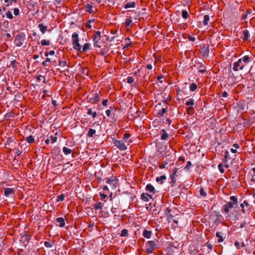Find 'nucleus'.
<instances>
[{
    "mask_svg": "<svg viewBox=\"0 0 255 255\" xmlns=\"http://www.w3.org/2000/svg\"><path fill=\"white\" fill-rule=\"evenodd\" d=\"M72 37V44L74 49L79 52H85L90 49V44L89 43H86L82 48L81 46L79 43L78 34L77 33H73Z\"/></svg>",
    "mask_w": 255,
    "mask_h": 255,
    "instance_id": "obj_1",
    "label": "nucleus"
},
{
    "mask_svg": "<svg viewBox=\"0 0 255 255\" xmlns=\"http://www.w3.org/2000/svg\"><path fill=\"white\" fill-rule=\"evenodd\" d=\"M158 241L157 240L148 241L145 244V249L146 253L151 254L153 251L157 247Z\"/></svg>",
    "mask_w": 255,
    "mask_h": 255,
    "instance_id": "obj_2",
    "label": "nucleus"
},
{
    "mask_svg": "<svg viewBox=\"0 0 255 255\" xmlns=\"http://www.w3.org/2000/svg\"><path fill=\"white\" fill-rule=\"evenodd\" d=\"M230 200L232 202H228L224 206V211L226 213H228L230 210L233 209L234 206L237 205L238 203V199L234 196L230 197Z\"/></svg>",
    "mask_w": 255,
    "mask_h": 255,
    "instance_id": "obj_3",
    "label": "nucleus"
},
{
    "mask_svg": "<svg viewBox=\"0 0 255 255\" xmlns=\"http://www.w3.org/2000/svg\"><path fill=\"white\" fill-rule=\"evenodd\" d=\"M87 99L89 102L93 104L97 103L100 100L99 94L97 91H93L89 94Z\"/></svg>",
    "mask_w": 255,
    "mask_h": 255,
    "instance_id": "obj_4",
    "label": "nucleus"
},
{
    "mask_svg": "<svg viewBox=\"0 0 255 255\" xmlns=\"http://www.w3.org/2000/svg\"><path fill=\"white\" fill-rule=\"evenodd\" d=\"M114 145L121 151L126 150L127 149V146L126 144V142H124L123 140H119L118 139H114Z\"/></svg>",
    "mask_w": 255,
    "mask_h": 255,
    "instance_id": "obj_5",
    "label": "nucleus"
},
{
    "mask_svg": "<svg viewBox=\"0 0 255 255\" xmlns=\"http://www.w3.org/2000/svg\"><path fill=\"white\" fill-rule=\"evenodd\" d=\"M244 66L245 65L242 62V59H240L234 63L233 69L234 71H237L239 70H243Z\"/></svg>",
    "mask_w": 255,
    "mask_h": 255,
    "instance_id": "obj_6",
    "label": "nucleus"
},
{
    "mask_svg": "<svg viewBox=\"0 0 255 255\" xmlns=\"http://www.w3.org/2000/svg\"><path fill=\"white\" fill-rule=\"evenodd\" d=\"M106 183L109 184L111 188L115 189L117 187V181L116 177H112L111 178L108 177L106 179Z\"/></svg>",
    "mask_w": 255,
    "mask_h": 255,
    "instance_id": "obj_7",
    "label": "nucleus"
},
{
    "mask_svg": "<svg viewBox=\"0 0 255 255\" xmlns=\"http://www.w3.org/2000/svg\"><path fill=\"white\" fill-rule=\"evenodd\" d=\"M84 9L90 13H95L97 10L95 7L89 3H87V4L84 6Z\"/></svg>",
    "mask_w": 255,
    "mask_h": 255,
    "instance_id": "obj_8",
    "label": "nucleus"
},
{
    "mask_svg": "<svg viewBox=\"0 0 255 255\" xmlns=\"http://www.w3.org/2000/svg\"><path fill=\"white\" fill-rule=\"evenodd\" d=\"M56 140H57V137H56V135H55L54 136L51 135L49 137H47L45 140V143L46 144H48L50 143H53L55 142H56Z\"/></svg>",
    "mask_w": 255,
    "mask_h": 255,
    "instance_id": "obj_9",
    "label": "nucleus"
},
{
    "mask_svg": "<svg viewBox=\"0 0 255 255\" xmlns=\"http://www.w3.org/2000/svg\"><path fill=\"white\" fill-rule=\"evenodd\" d=\"M3 191L4 195L5 196L8 197V196L13 194L14 193L15 190L13 188L7 187L4 188Z\"/></svg>",
    "mask_w": 255,
    "mask_h": 255,
    "instance_id": "obj_10",
    "label": "nucleus"
},
{
    "mask_svg": "<svg viewBox=\"0 0 255 255\" xmlns=\"http://www.w3.org/2000/svg\"><path fill=\"white\" fill-rule=\"evenodd\" d=\"M145 190L153 194H155L156 193V190L155 189V188L150 184H148L146 186Z\"/></svg>",
    "mask_w": 255,
    "mask_h": 255,
    "instance_id": "obj_11",
    "label": "nucleus"
},
{
    "mask_svg": "<svg viewBox=\"0 0 255 255\" xmlns=\"http://www.w3.org/2000/svg\"><path fill=\"white\" fill-rule=\"evenodd\" d=\"M131 135L129 133L126 132L124 134L123 139L125 140V142L128 143V144L132 142V140L130 138Z\"/></svg>",
    "mask_w": 255,
    "mask_h": 255,
    "instance_id": "obj_12",
    "label": "nucleus"
},
{
    "mask_svg": "<svg viewBox=\"0 0 255 255\" xmlns=\"http://www.w3.org/2000/svg\"><path fill=\"white\" fill-rule=\"evenodd\" d=\"M152 196L150 195L147 193H143L141 195V199L145 202H147L149 201V199H152Z\"/></svg>",
    "mask_w": 255,
    "mask_h": 255,
    "instance_id": "obj_13",
    "label": "nucleus"
},
{
    "mask_svg": "<svg viewBox=\"0 0 255 255\" xmlns=\"http://www.w3.org/2000/svg\"><path fill=\"white\" fill-rule=\"evenodd\" d=\"M21 36L17 35L14 40L16 46L20 47L22 45V42L21 41Z\"/></svg>",
    "mask_w": 255,
    "mask_h": 255,
    "instance_id": "obj_14",
    "label": "nucleus"
},
{
    "mask_svg": "<svg viewBox=\"0 0 255 255\" xmlns=\"http://www.w3.org/2000/svg\"><path fill=\"white\" fill-rule=\"evenodd\" d=\"M38 27L39 28L40 31L43 34L45 33L48 28V27L46 25H44L43 23H40L38 25Z\"/></svg>",
    "mask_w": 255,
    "mask_h": 255,
    "instance_id": "obj_15",
    "label": "nucleus"
},
{
    "mask_svg": "<svg viewBox=\"0 0 255 255\" xmlns=\"http://www.w3.org/2000/svg\"><path fill=\"white\" fill-rule=\"evenodd\" d=\"M101 39V32L97 31L93 36V41H100Z\"/></svg>",
    "mask_w": 255,
    "mask_h": 255,
    "instance_id": "obj_16",
    "label": "nucleus"
},
{
    "mask_svg": "<svg viewBox=\"0 0 255 255\" xmlns=\"http://www.w3.org/2000/svg\"><path fill=\"white\" fill-rule=\"evenodd\" d=\"M161 140H165L168 137V134L166 132L165 129H162L161 130Z\"/></svg>",
    "mask_w": 255,
    "mask_h": 255,
    "instance_id": "obj_17",
    "label": "nucleus"
},
{
    "mask_svg": "<svg viewBox=\"0 0 255 255\" xmlns=\"http://www.w3.org/2000/svg\"><path fill=\"white\" fill-rule=\"evenodd\" d=\"M243 39L244 40H247L250 36L249 31L248 30H244L243 31Z\"/></svg>",
    "mask_w": 255,
    "mask_h": 255,
    "instance_id": "obj_18",
    "label": "nucleus"
},
{
    "mask_svg": "<svg viewBox=\"0 0 255 255\" xmlns=\"http://www.w3.org/2000/svg\"><path fill=\"white\" fill-rule=\"evenodd\" d=\"M152 234L151 231L144 230L143 232V236L144 238L149 239L151 237Z\"/></svg>",
    "mask_w": 255,
    "mask_h": 255,
    "instance_id": "obj_19",
    "label": "nucleus"
},
{
    "mask_svg": "<svg viewBox=\"0 0 255 255\" xmlns=\"http://www.w3.org/2000/svg\"><path fill=\"white\" fill-rule=\"evenodd\" d=\"M223 233L222 232H217L216 236L218 238V241L219 243H221L224 241V239L222 237Z\"/></svg>",
    "mask_w": 255,
    "mask_h": 255,
    "instance_id": "obj_20",
    "label": "nucleus"
},
{
    "mask_svg": "<svg viewBox=\"0 0 255 255\" xmlns=\"http://www.w3.org/2000/svg\"><path fill=\"white\" fill-rule=\"evenodd\" d=\"M135 5V2L133 1L132 2H128L125 5L124 8L125 9H128V8L134 7Z\"/></svg>",
    "mask_w": 255,
    "mask_h": 255,
    "instance_id": "obj_21",
    "label": "nucleus"
},
{
    "mask_svg": "<svg viewBox=\"0 0 255 255\" xmlns=\"http://www.w3.org/2000/svg\"><path fill=\"white\" fill-rule=\"evenodd\" d=\"M166 179V176L165 175H163L160 176V177H157L156 178V181L159 182L161 181L160 184L163 183V181L165 180Z\"/></svg>",
    "mask_w": 255,
    "mask_h": 255,
    "instance_id": "obj_22",
    "label": "nucleus"
},
{
    "mask_svg": "<svg viewBox=\"0 0 255 255\" xmlns=\"http://www.w3.org/2000/svg\"><path fill=\"white\" fill-rule=\"evenodd\" d=\"M72 152V150L71 149L65 147V155H68V154L72 153L71 157L72 158H74V153Z\"/></svg>",
    "mask_w": 255,
    "mask_h": 255,
    "instance_id": "obj_23",
    "label": "nucleus"
},
{
    "mask_svg": "<svg viewBox=\"0 0 255 255\" xmlns=\"http://www.w3.org/2000/svg\"><path fill=\"white\" fill-rule=\"evenodd\" d=\"M103 207V203L102 202H98L95 204L94 209L96 210H100L102 209Z\"/></svg>",
    "mask_w": 255,
    "mask_h": 255,
    "instance_id": "obj_24",
    "label": "nucleus"
},
{
    "mask_svg": "<svg viewBox=\"0 0 255 255\" xmlns=\"http://www.w3.org/2000/svg\"><path fill=\"white\" fill-rule=\"evenodd\" d=\"M96 130L93 128H90L88 132V136L92 137L96 133Z\"/></svg>",
    "mask_w": 255,
    "mask_h": 255,
    "instance_id": "obj_25",
    "label": "nucleus"
},
{
    "mask_svg": "<svg viewBox=\"0 0 255 255\" xmlns=\"http://www.w3.org/2000/svg\"><path fill=\"white\" fill-rule=\"evenodd\" d=\"M178 170V168L175 167L172 171V173L170 175V178H175L176 175V173Z\"/></svg>",
    "mask_w": 255,
    "mask_h": 255,
    "instance_id": "obj_26",
    "label": "nucleus"
},
{
    "mask_svg": "<svg viewBox=\"0 0 255 255\" xmlns=\"http://www.w3.org/2000/svg\"><path fill=\"white\" fill-rule=\"evenodd\" d=\"M201 52L202 53V55L204 56L208 55L209 53V49L208 48L203 47L201 49Z\"/></svg>",
    "mask_w": 255,
    "mask_h": 255,
    "instance_id": "obj_27",
    "label": "nucleus"
},
{
    "mask_svg": "<svg viewBox=\"0 0 255 255\" xmlns=\"http://www.w3.org/2000/svg\"><path fill=\"white\" fill-rule=\"evenodd\" d=\"M56 222L58 223H59V226L61 227H64V218H58L56 219Z\"/></svg>",
    "mask_w": 255,
    "mask_h": 255,
    "instance_id": "obj_28",
    "label": "nucleus"
},
{
    "mask_svg": "<svg viewBox=\"0 0 255 255\" xmlns=\"http://www.w3.org/2000/svg\"><path fill=\"white\" fill-rule=\"evenodd\" d=\"M197 88V85L194 83H192L190 85V87H189V89H190V91H191V92H194L195 91Z\"/></svg>",
    "mask_w": 255,
    "mask_h": 255,
    "instance_id": "obj_29",
    "label": "nucleus"
},
{
    "mask_svg": "<svg viewBox=\"0 0 255 255\" xmlns=\"http://www.w3.org/2000/svg\"><path fill=\"white\" fill-rule=\"evenodd\" d=\"M189 15L188 12L186 10H182V16L184 19H187L189 17Z\"/></svg>",
    "mask_w": 255,
    "mask_h": 255,
    "instance_id": "obj_30",
    "label": "nucleus"
},
{
    "mask_svg": "<svg viewBox=\"0 0 255 255\" xmlns=\"http://www.w3.org/2000/svg\"><path fill=\"white\" fill-rule=\"evenodd\" d=\"M210 19L209 16L208 15H205L204 16L203 23L204 25H207L208 24V21Z\"/></svg>",
    "mask_w": 255,
    "mask_h": 255,
    "instance_id": "obj_31",
    "label": "nucleus"
},
{
    "mask_svg": "<svg viewBox=\"0 0 255 255\" xmlns=\"http://www.w3.org/2000/svg\"><path fill=\"white\" fill-rule=\"evenodd\" d=\"M26 140L28 143H31L34 142V138L32 135H29L28 136L26 137Z\"/></svg>",
    "mask_w": 255,
    "mask_h": 255,
    "instance_id": "obj_32",
    "label": "nucleus"
},
{
    "mask_svg": "<svg viewBox=\"0 0 255 255\" xmlns=\"http://www.w3.org/2000/svg\"><path fill=\"white\" fill-rule=\"evenodd\" d=\"M37 81L38 82H42V83H44L46 82V79L45 78L41 75H38L37 77Z\"/></svg>",
    "mask_w": 255,
    "mask_h": 255,
    "instance_id": "obj_33",
    "label": "nucleus"
},
{
    "mask_svg": "<svg viewBox=\"0 0 255 255\" xmlns=\"http://www.w3.org/2000/svg\"><path fill=\"white\" fill-rule=\"evenodd\" d=\"M128 230L124 229L121 231V233L120 234V236L121 237H127V236H128Z\"/></svg>",
    "mask_w": 255,
    "mask_h": 255,
    "instance_id": "obj_34",
    "label": "nucleus"
},
{
    "mask_svg": "<svg viewBox=\"0 0 255 255\" xmlns=\"http://www.w3.org/2000/svg\"><path fill=\"white\" fill-rule=\"evenodd\" d=\"M241 59L242 62L245 63H248L250 62V57L248 55L245 56L244 57H243V58Z\"/></svg>",
    "mask_w": 255,
    "mask_h": 255,
    "instance_id": "obj_35",
    "label": "nucleus"
},
{
    "mask_svg": "<svg viewBox=\"0 0 255 255\" xmlns=\"http://www.w3.org/2000/svg\"><path fill=\"white\" fill-rule=\"evenodd\" d=\"M185 104L187 106H193L194 104V101L193 99H189L186 102Z\"/></svg>",
    "mask_w": 255,
    "mask_h": 255,
    "instance_id": "obj_36",
    "label": "nucleus"
},
{
    "mask_svg": "<svg viewBox=\"0 0 255 255\" xmlns=\"http://www.w3.org/2000/svg\"><path fill=\"white\" fill-rule=\"evenodd\" d=\"M94 21H95V19H92L88 20L86 23V27H87L89 29L91 28H92V26L91 25V22H93Z\"/></svg>",
    "mask_w": 255,
    "mask_h": 255,
    "instance_id": "obj_37",
    "label": "nucleus"
},
{
    "mask_svg": "<svg viewBox=\"0 0 255 255\" xmlns=\"http://www.w3.org/2000/svg\"><path fill=\"white\" fill-rule=\"evenodd\" d=\"M166 112V110L165 108H162L159 112L158 113V116L161 117L164 115V114Z\"/></svg>",
    "mask_w": 255,
    "mask_h": 255,
    "instance_id": "obj_38",
    "label": "nucleus"
},
{
    "mask_svg": "<svg viewBox=\"0 0 255 255\" xmlns=\"http://www.w3.org/2000/svg\"><path fill=\"white\" fill-rule=\"evenodd\" d=\"M41 44L42 46H47L50 44V42L48 40L43 39L41 41Z\"/></svg>",
    "mask_w": 255,
    "mask_h": 255,
    "instance_id": "obj_39",
    "label": "nucleus"
},
{
    "mask_svg": "<svg viewBox=\"0 0 255 255\" xmlns=\"http://www.w3.org/2000/svg\"><path fill=\"white\" fill-rule=\"evenodd\" d=\"M132 22V20L130 18H127L125 21V24L127 26H129Z\"/></svg>",
    "mask_w": 255,
    "mask_h": 255,
    "instance_id": "obj_40",
    "label": "nucleus"
},
{
    "mask_svg": "<svg viewBox=\"0 0 255 255\" xmlns=\"http://www.w3.org/2000/svg\"><path fill=\"white\" fill-rule=\"evenodd\" d=\"M6 17L8 19H12L13 18L12 14L10 11H7L5 13Z\"/></svg>",
    "mask_w": 255,
    "mask_h": 255,
    "instance_id": "obj_41",
    "label": "nucleus"
},
{
    "mask_svg": "<svg viewBox=\"0 0 255 255\" xmlns=\"http://www.w3.org/2000/svg\"><path fill=\"white\" fill-rule=\"evenodd\" d=\"M200 194L202 197L206 196V192L204 191L203 188L201 187L200 190Z\"/></svg>",
    "mask_w": 255,
    "mask_h": 255,
    "instance_id": "obj_42",
    "label": "nucleus"
},
{
    "mask_svg": "<svg viewBox=\"0 0 255 255\" xmlns=\"http://www.w3.org/2000/svg\"><path fill=\"white\" fill-rule=\"evenodd\" d=\"M223 165H222V163H220L218 166V169L220 171V172L222 173H223L225 171V170L223 168Z\"/></svg>",
    "mask_w": 255,
    "mask_h": 255,
    "instance_id": "obj_43",
    "label": "nucleus"
},
{
    "mask_svg": "<svg viewBox=\"0 0 255 255\" xmlns=\"http://www.w3.org/2000/svg\"><path fill=\"white\" fill-rule=\"evenodd\" d=\"M191 165H192V163H191V161H187L186 166L184 168L185 170H188L190 169V168L191 167Z\"/></svg>",
    "mask_w": 255,
    "mask_h": 255,
    "instance_id": "obj_44",
    "label": "nucleus"
},
{
    "mask_svg": "<svg viewBox=\"0 0 255 255\" xmlns=\"http://www.w3.org/2000/svg\"><path fill=\"white\" fill-rule=\"evenodd\" d=\"M127 82L128 84H132V83L134 82V79L132 77H128L127 78Z\"/></svg>",
    "mask_w": 255,
    "mask_h": 255,
    "instance_id": "obj_45",
    "label": "nucleus"
},
{
    "mask_svg": "<svg viewBox=\"0 0 255 255\" xmlns=\"http://www.w3.org/2000/svg\"><path fill=\"white\" fill-rule=\"evenodd\" d=\"M63 200H64V194H62L57 197V201H62Z\"/></svg>",
    "mask_w": 255,
    "mask_h": 255,
    "instance_id": "obj_46",
    "label": "nucleus"
},
{
    "mask_svg": "<svg viewBox=\"0 0 255 255\" xmlns=\"http://www.w3.org/2000/svg\"><path fill=\"white\" fill-rule=\"evenodd\" d=\"M252 171H253V174L252 175V181L255 182V167H254L252 169Z\"/></svg>",
    "mask_w": 255,
    "mask_h": 255,
    "instance_id": "obj_47",
    "label": "nucleus"
},
{
    "mask_svg": "<svg viewBox=\"0 0 255 255\" xmlns=\"http://www.w3.org/2000/svg\"><path fill=\"white\" fill-rule=\"evenodd\" d=\"M19 10L18 8H14L13 9V14L15 15H18L19 14Z\"/></svg>",
    "mask_w": 255,
    "mask_h": 255,
    "instance_id": "obj_48",
    "label": "nucleus"
},
{
    "mask_svg": "<svg viewBox=\"0 0 255 255\" xmlns=\"http://www.w3.org/2000/svg\"><path fill=\"white\" fill-rule=\"evenodd\" d=\"M203 65H200L199 68H200V70H198L199 72L203 73L205 71V69L203 68Z\"/></svg>",
    "mask_w": 255,
    "mask_h": 255,
    "instance_id": "obj_49",
    "label": "nucleus"
},
{
    "mask_svg": "<svg viewBox=\"0 0 255 255\" xmlns=\"http://www.w3.org/2000/svg\"><path fill=\"white\" fill-rule=\"evenodd\" d=\"M176 183V180L175 178H171V181L170 182V184H171V186H173Z\"/></svg>",
    "mask_w": 255,
    "mask_h": 255,
    "instance_id": "obj_50",
    "label": "nucleus"
},
{
    "mask_svg": "<svg viewBox=\"0 0 255 255\" xmlns=\"http://www.w3.org/2000/svg\"><path fill=\"white\" fill-rule=\"evenodd\" d=\"M100 196H101V197L102 198V199H105L107 197V194L100 193Z\"/></svg>",
    "mask_w": 255,
    "mask_h": 255,
    "instance_id": "obj_51",
    "label": "nucleus"
},
{
    "mask_svg": "<svg viewBox=\"0 0 255 255\" xmlns=\"http://www.w3.org/2000/svg\"><path fill=\"white\" fill-rule=\"evenodd\" d=\"M44 245L47 248H50L51 247V244L48 242H45Z\"/></svg>",
    "mask_w": 255,
    "mask_h": 255,
    "instance_id": "obj_52",
    "label": "nucleus"
},
{
    "mask_svg": "<svg viewBox=\"0 0 255 255\" xmlns=\"http://www.w3.org/2000/svg\"><path fill=\"white\" fill-rule=\"evenodd\" d=\"M99 41H94V46L97 47H100V46L99 45Z\"/></svg>",
    "mask_w": 255,
    "mask_h": 255,
    "instance_id": "obj_53",
    "label": "nucleus"
},
{
    "mask_svg": "<svg viewBox=\"0 0 255 255\" xmlns=\"http://www.w3.org/2000/svg\"><path fill=\"white\" fill-rule=\"evenodd\" d=\"M235 246H236V247L237 249H240V243L239 242L236 241L235 243Z\"/></svg>",
    "mask_w": 255,
    "mask_h": 255,
    "instance_id": "obj_54",
    "label": "nucleus"
},
{
    "mask_svg": "<svg viewBox=\"0 0 255 255\" xmlns=\"http://www.w3.org/2000/svg\"><path fill=\"white\" fill-rule=\"evenodd\" d=\"M108 99H105V100H104L102 102V105L104 106H107V103H108Z\"/></svg>",
    "mask_w": 255,
    "mask_h": 255,
    "instance_id": "obj_55",
    "label": "nucleus"
},
{
    "mask_svg": "<svg viewBox=\"0 0 255 255\" xmlns=\"http://www.w3.org/2000/svg\"><path fill=\"white\" fill-rule=\"evenodd\" d=\"M111 111L110 110L108 109L106 111V114L108 117H109L111 115Z\"/></svg>",
    "mask_w": 255,
    "mask_h": 255,
    "instance_id": "obj_56",
    "label": "nucleus"
},
{
    "mask_svg": "<svg viewBox=\"0 0 255 255\" xmlns=\"http://www.w3.org/2000/svg\"><path fill=\"white\" fill-rule=\"evenodd\" d=\"M48 62H50V59L48 58H47L45 61H43L42 62L43 65L46 66V63H47Z\"/></svg>",
    "mask_w": 255,
    "mask_h": 255,
    "instance_id": "obj_57",
    "label": "nucleus"
},
{
    "mask_svg": "<svg viewBox=\"0 0 255 255\" xmlns=\"http://www.w3.org/2000/svg\"><path fill=\"white\" fill-rule=\"evenodd\" d=\"M21 153V152L19 149H17L15 152V155L16 156H19Z\"/></svg>",
    "mask_w": 255,
    "mask_h": 255,
    "instance_id": "obj_58",
    "label": "nucleus"
},
{
    "mask_svg": "<svg viewBox=\"0 0 255 255\" xmlns=\"http://www.w3.org/2000/svg\"><path fill=\"white\" fill-rule=\"evenodd\" d=\"M207 245V247L210 249V250H212L213 249V245L211 244H208V243H207L206 244Z\"/></svg>",
    "mask_w": 255,
    "mask_h": 255,
    "instance_id": "obj_59",
    "label": "nucleus"
},
{
    "mask_svg": "<svg viewBox=\"0 0 255 255\" xmlns=\"http://www.w3.org/2000/svg\"><path fill=\"white\" fill-rule=\"evenodd\" d=\"M188 39L191 41H194L196 39L195 37H192L190 36L188 38Z\"/></svg>",
    "mask_w": 255,
    "mask_h": 255,
    "instance_id": "obj_60",
    "label": "nucleus"
},
{
    "mask_svg": "<svg viewBox=\"0 0 255 255\" xmlns=\"http://www.w3.org/2000/svg\"><path fill=\"white\" fill-rule=\"evenodd\" d=\"M146 68L148 70H151L152 69V66L151 64H149L146 65Z\"/></svg>",
    "mask_w": 255,
    "mask_h": 255,
    "instance_id": "obj_61",
    "label": "nucleus"
},
{
    "mask_svg": "<svg viewBox=\"0 0 255 255\" xmlns=\"http://www.w3.org/2000/svg\"><path fill=\"white\" fill-rule=\"evenodd\" d=\"M228 93L226 91H224L223 93H222V97H224V98H226L228 97Z\"/></svg>",
    "mask_w": 255,
    "mask_h": 255,
    "instance_id": "obj_62",
    "label": "nucleus"
},
{
    "mask_svg": "<svg viewBox=\"0 0 255 255\" xmlns=\"http://www.w3.org/2000/svg\"><path fill=\"white\" fill-rule=\"evenodd\" d=\"M225 154V158L226 159H227L228 158L229 153L228 151H226Z\"/></svg>",
    "mask_w": 255,
    "mask_h": 255,
    "instance_id": "obj_63",
    "label": "nucleus"
},
{
    "mask_svg": "<svg viewBox=\"0 0 255 255\" xmlns=\"http://www.w3.org/2000/svg\"><path fill=\"white\" fill-rule=\"evenodd\" d=\"M103 190L105 191H109L108 187L107 185H104L103 187Z\"/></svg>",
    "mask_w": 255,
    "mask_h": 255,
    "instance_id": "obj_64",
    "label": "nucleus"
}]
</instances>
